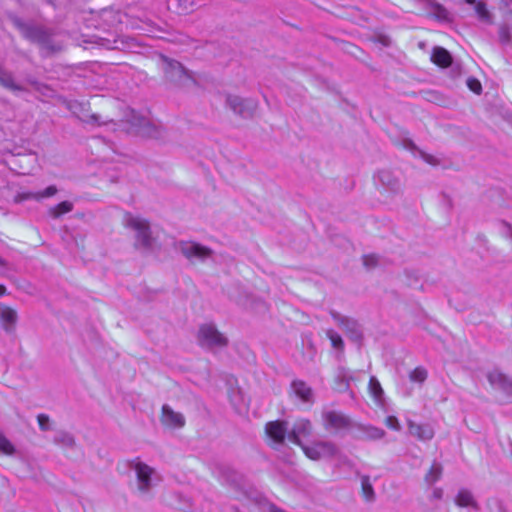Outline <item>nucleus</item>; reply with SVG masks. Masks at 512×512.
<instances>
[{
	"label": "nucleus",
	"instance_id": "nucleus-1",
	"mask_svg": "<svg viewBox=\"0 0 512 512\" xmlns=\"http://www.w3.org/2000/svg\"><path fill=\"white\" fill-rule=\"evenodd\" d=\"M131 468L136 474L138 491L143 495L149 494L159 481V475L156 470L139 459L132 461Z\"/></svg>",
	"mask_w": 512,
	"mask_h": 512
},
{
	"label": "nucleus",
	"instance_id": "nucleus-2",
	"mask_svg": "<svg viewBox=\"0 0 512 512\" xmlns=\"http://www.w3.org/2000/svg\"><path fill=\"white\" fill-rule=\"evenodd\" d=\"M123 223L127 228L132 229L136 233V242L142 247H149L151 244L150 228L148 222L131 213H125Z\"/></svg>",
	"mask_w": 512,
	"mask_h": 512
},
{
	"label": "nucleus",
	"instance_id": "nucleus-3",
	"mask_svg": "<svg viewBox=\"0 0 512 512\" xmlns=\"http://www.w3.org/2000/svg\"><path fill=\"white\" fill-rule=\"evenodd\" d=\"M198 340L202 346L208 348H220L227 344V338L212 323H205L200 326Z\"/></svg>",
	"mask_w": 512,
	"mask_h": 512
},
{
	"label": "nucleus",
	"instance_id": "nucleus-4",
	"mask_svg": "<svg viewBox=\"0 0 512 512\" xmlns=\"http://www.w3.org/2000/svg\"><path fill=\"white\" fill-rule=\"evenodd\" d=\"M304 454L311 460H320L338 455L337 447L328 441H318L301 447Z\"/></svg>",
	"mask_w": 512,
	"mask_h": 512
},
{
	"label": "nucleus",
	"instance_id": "nucleus-5",
	"mask_svg": "<svg viewBox=\"0 0 512 512\" xmlns=\"http://www.w3.org/2000/svg\"><path fill=\"white\" fill-rule=\"evenodd\" d=\"M312 435V424L308 419H298L287 434V439L295 445L304 446L303 439Z\"/></svg>",
	"mask_w": 512,
	"mask_h": 512
},
{
	"label": "nucleus",
	"instance_id": "nucleus-6",
	"mask_svg": "<svg viewBox=\"0 0 512 512\" xmlns=\"http://www.w3.org/2000/svg\"><path fill=\"white\" fill-rule=\"evenodd\" d=\"M323 424L328 431H340L349 427L350 420L343 413L337 411H324Z\"/></svg>",
	"mask_w": 512,
	"mask_h": 512
},
{
	"label": "nucleus",
	"instance_id": "nucleus-7",
	"mask_svg": "<svg viewBox=\"0 0 512 512\" xmlns=\"http://www.w3.org/2000/svg\"><path fill=\"white\" fill-rule=\"evenodd\" d=\"M226 102L231 110L243 117L253 114L256 109V102L252 99H242L237 95H228Z\"/></svg>",
	"mask_w": 512,
	"mask_h": 512
},
{
	"label": "nucleus",
	"instance_id": "nucleus-8",
	"mask_svg": "<svg viewBox=\"0 0 512 512\" xmlns=\"http://www.w3.org/2000/svg\"><path fill=\"white\" fill-rule=\"evenodd\" d=\"M265 431L269 440L276 445L282 444L289 433L286 423L279 420L268 422Z\"/></svg>",
	"mask_w": 512,
	"mask_h": 512
},
{
	"label": "nucleus",
	"instance_id": "nucleus-9",
	"mask_svg": "<svg viewBox=\"0 0 512 512\" xmlns=\"http://www.w3.org/2000/svg\"><path fill=\"white\" fill-rule=\"evenodd\" d=\"M487 379L493 388L498 389L507 395H512V380L499 370L494 369L490 371L487 374Z\"/></svg>",
	"mask_w": 512,
	"mask_h": 512
},
{
	"label": "nucleus",
	"instance_id": "nucleus-10",
	"mask_svg": "<svg viewBox=\"0 0 512 512\" xmlns=\"http://www.w3.org/2000/svg\"><path fill=\"white\" fill-rule=\"evenodd\" d=\"M179 249L188 259H205L210 256L211 251L195 242H181Z\"/></svg>",
	"mask_w": 512,
	"mask_h": 512
},
{
	"label": "nucleus",
	"instance_id": "nucleus-11",
	"mask_svg": "<svg viewBox=\"0 0 512 512\" xmlns=\"http://www.w3.org/2000/svg\"><path fill=\"white\" fill-rule=\"evenodd\" d=\"M408 430L410 435L416 437L420 441H430L435 434L433 425L429 423L419 424L409 421Z\"/></svg>",
	"mask_w": 512,
	"mask_h": 512
},
{
	"label": "nucleus",
	"instance_id": "nucleus-12",
	"mask_svg": "<svg viewBox=\"0 0 512 512\" xmlns=\"http://www.w3.org/2000/svg\"><path fill=\"white\" fill-rule=\"evenodd\" d=\"M161 421L163 425L170 428H181L185 424V418L181 413L171 409L168 405H163Z\"/></svg>",
	"mask_w": 512,
	"mask_h": 512
},
{
	"label": "nucleus",
	"instance_id": "nucleus-13",
	"mask_svg": "<svg viewBox=\"0 0 512 512\" xmlns=\"http://www.w3.org/2000/svg\"><path fill=\"white\" fill-rule=\"evenodd\" d=\"M17 321V313L15 310L7 306L0 307V323L6 331H12Z\"/></svg>",
	"mask_w": 512,
	"mask_h": 512
},
{
	"label": "nucleus",
	"instance_id": "nucleus-14",
	"mask_svg": "<svg viewBox=\"0 0 512 512\" xmlns=\"http://www.w3.org/2000/svg\"><path fill=\"white\" fill-rule=\"evenodd\" d=\"M294 394L303 402L313 401L312 389L303 381L295 380L291 385Z\"/></svg>",
	"mask_w": 512,
	"mask_h": 512
},
{
	"label": "nucleus",
	"instance_id": "nucleus-15",
	"mask_svg": "<svg viewBox=\"0 0 512 512\" xmlns=\"http://www.w3.org/2000/svg\"><path fill=\"white\" fill-rule=\"evenodd\" d=\"M166 67L165 71L166 74L171 79H182L183 77H190L188 74V71L185 70V68L182 66L181 63L174 61V60H164Z\"/></svg>",
	"mask_w": 512,
	"mask_h": 512
},
{
	"label": "nucleus",
	"instance_id": "nucleus-16",
	"mask_svg": "<svg viewBox=\"0 0 512 512\" xmlns=\"http://www.w3.org/2000/svg\"><path fill=\"white\" fill-rule=\"evenodd\" d=\"M431 60L434 64L442 68H446L452 63V57L450 53L442 47L433 48Z\"/></svg>",
	"mask_w": 512,
	"mask_h": 512
},
{
	"label": "nucleus",
	"instance_id": "nucleus-17",
	"mask_svg": "<svg viewBox=\"0 0 512 512\" xmlns=\"http://www.w3.org/2000/svg\"><path fill=\"white\" fill-rule=\"evenodd\" d=\"M377 181L387 191L394 192L399 188V181L388 170L380 171L377 175Z\"/></svg>",
	"mask_w": 512,
	"mask_h": 512
},
{
	"label": "nucleus",
	"instance_id": "nucleus-18",
	"mask_svg": "<svg viewBox=\"0 0 512 512\" xmlns=\"http://www.w3.org/2000/svg\"><path fill=\"white\" fill-rule=\"evenodd\" d=\"M334 319L339 322L341 328H343L353 339H358L361 336L360 329L358 324L346 317H342L339 315H333Z\"/></svg>",
	"mask_w": 512,
	"mask_h": 512
},
{
	"label": "nucleus",
	"instance_id": "nucleus-19",
	"mask_svg": "<svg viewBox=\"0 0 512 512\" xmlns=\"http://www.w3.org/2000/svg\"><path fill=\"white\" fill-rule=\"evenodd\" d=\"M455 503L459 507H472L477 508V503L472 493L467 489H461L455 498Z\"/></svg>",
	"mask_w": 512,
	"mask_h": 512
},
{
	"label": "nucleus",
	"instance_id": "nucleus-20",
	"mask_svg": "<svg viewBox=\"0 0 512 512\" xmlns=\"http://www.w3.org/2000/svg\"><path fill=\"white\" fill-rule=\"evenodd\" d=\"M369 392L370 395L373 397L374 401L378 405L383 404V398H384V391L381 387L380 382L375 376H372L369 381Z\"/></svg>",
	"mask_w": 512,
	"mask_h": 512
},
{
	"label": "nucleus",
	"instance_id": "nucleus-21",
	"mask_svg": "<svg viewBox=\"0 0 512 512\" xmlns=\"http://www.w3.org/2000/svg\"><path fill=\"white\" fill-rule=\"evenodd\" d=\"M23 34L33 40V41H43L45 38V32L38 27L34 26H23L22 27Z\"/></svg>",
	"mask_w": 512,
	"mask_h": 512
},
{
	"label": "nucleus",
	"instance_id": "nucleus-22",
	"mask_svg": "<svg viewBox=\"0 0 512 512\" xmlns=\"http://www.w3.org/2000/svg\"><path fill=\"white\" fill-rule=\"evenodd\" d=\"M442 475V467L440 463L434 462L425 476L426 483L432 485L437 482Z\"/></svg>",
	"mask_w": 512,
	"mask_h": 512
},
{
	"label": "nucleus",
	"instance_id": "nucleus-23",
	"mask_svg": "<svg viewBox=\"0 0 512 512\" xmlns=\"http://www.w3.org/2000/svg\"><path fill=\"white\" fill-rule=\"evenodd\" d=\"M428 372L424 367H416L409 373V379L411 382L422 384L427 379Z\"/></svg>",
	"mask_w": 512,
	"mask_h": 512
},
{
	"label": "nucleus",
	"instance_id": "nucleus-24",
	"mask_svg": "<svg viewBox=\"0 0 512 512\" xmlns=\"http://www.w3.org/2000/svg\"><path fill=\"white\" fill-rule=\"evenodd\" d=\"M363 431L367 438L372 440H378L384 437L385 431L375 426H365Z\"/></svg>",
	"mask_w": 512,
	"mask_h": 512
},
{
	"label": "nucleus",
	"instance_id": "nucleus-25",
	"mask_svg": "<svg viewBox=\"0 0 512 512\" xmlns=\"http://www.w3.org/2000/svg\"><path fill=\"white\" fill-rule=\"evenodd\" d=\"M0 453L5 455H12L14 453L13 444L0 432Z\"/></svg>",
	"mask_w": 512,
	"mask_h": 512
},
{
	"label": "nucleus",
	"instance_id": "nucleus-26",
	"mask_svg": "<svg viewBox=\"0 0 512 512\" xmlns=\"http://www.w3.org/2000/svg\"><path fill=\"white\" fill-rule=\"evenodd\" d=\"M72 210V204L68 201H63L51 210V214L54 217H59Z\"/></svg>",
	"mask_w": 512,
	"mask_h": 512
},
{
	"label": "nucleus",
	"instance_id": "nucleus-27",
	"mask_svg": "<svg viewBox=\"0 0 512 512\" xmlns=\"http://www.w3.org/2000/svg\"><path fill=\"white\" fill-rule=\"evenodd\" d=\"M132 119L130 120L131 125L136 128L137 132H140L148 123V119L144 116L135 115L132 111Z\"/></svg>",
	"mask_w": 512,
	"mask_h": 512
},
{
	"label": "nucleus",
	"instance_id": "nucleus-28",
	"mask_svg": "<svg viewBox=\"0 0 512 512\" xmlns=\"http://www.w3.org/2000/svg\"><path fill=\"white\" fill-rule=\"evenodd\" d=\"M361 484H362V490H363V494H364L365 498L367 500L372 499L373 488H372V485L370 484L369 478L364 476L362 478Z\"/></svg>",
	"mask_w": 512,
	"mask_h": 512
},
{
	"label": "nucleus",
	"instance_id": "nucleus-29",
	"mask_svg": "<svg viewBox=\"0 0 512 512\" xmlns=\"http://www.w3.org/2000/svg\"><path fill=\"white\" fill-rule=\"evenodd\" d=\"M475 11L478 15V17L481 20L488 21L489 20V12L486 9V6L483 2H476L475 3Z\"/></svg>",
	"mask_w": 512,
	"mask_h": 512
},
{
	"label": "nucleus",
	"instance_id": "nucleus-30",
	"mask_svg": "<svg viewBox=\"0 0 512 512\" xmlns=\"http://www.w3.org/2000/svg\"><path fill=\"white\" fill-rule=\"evenodd\" d=\"M327 336L328 338L330 339L331 341V344L334 348H342L343 346V341H342V338L340 335H338L336 332L332 331V330H329L327 332Z\"/></svg>",
	"mask_w": 512,
	"mask_h": 512
},
{
	"label": "nucleus",
	"instance_id": "nucleus-31",
	"mask_svg": "<svg viewBox=\"0 0 512 512\" xmlns=\"http://www.w3.org/2000/svg\"><path fill=\"white\" fill-rule=\"evenodd\" d=\"M379 258L374 254L365 255L363 257V264L367 268H373L377 265Z\"/></svg>",
	"mask_w": 512,
	"mask_h": 512
},
{
	"label": "nucleus",
	"instance_id": "nucleus-32",
	"mask_svg": "<svg viewBox=\"0 0 512 512\" xmlns=\"http://www.w3.org/2000/svg\"><path fill=\"white\" fill-rule=\"evenodd\" d=\"M385 424L388 428L399 431L401 429L400 423L395 416H388L386 418Z\"/></svg>",
	"mask_w": 512,
	"mask_h": 512
},
{
	"label": "nucleus",
	"instance_id": "nucleus-33",
	"mask_svg": "<svg viewBox=\"0 0 512 512\" xmlns=\"http://www.w3.org/2000/svg\"><path fill=\"white\" fill-rule=\"evenodd\" d=\"M56 441L65 445V446H71L74 442L72 436L68 433H62L57 438Z\"/></svg>",
	"mask_w": 512,
	"mask_h": 512
},
{
	"label": "nucleus",
	"instance_id": "nucleus-34",
	"mask_svg": "<svg viewBox=\"0 0 512 512\" xmlns=\"http://www.w3.org/2000/svg\"><path fill=\"white\" fill-rule=\"evenodd\" d=\"M0 82L6 87H13V81L11 76L0 69Z\"/></svg>",
	"mask_w": 512,
	"mask_h": 512
},
{
	"label": "nucleus",
	"instance_id": "nucleus-35",
	"mask_svg": "<svg viewBox=\"0 0 512 512\" xmlns=\"http://www.w3.org/2000/svg\"><path fill=\"white\" fill-rule=\"evenodd\" d=\"M467 85L470 88V90L473 91L474 93L479 94L481 92V83L477 79H468Z\"/></svg>",
	"mask_w": 512,
	"mask_h": 512
},
{
	"label": "nucleus",
	"instance_id": "nucleus-36",
	"mask_svg": "<svg viewBox=\"0 0 512 512\" xmlns=\"http://www.w3.org/2000/svg\"><path fill=\"white\" fill-rule=\"evenodd\" d=\"M337 378L341 380L346 386H348L352 376L345 369H340Z\"/></svg>",
	"mask_w": 512,
	"mask_h": 512
},
{
	"label": "nucleus",
	"instance_id": "nucleus-37",
	"mask_svg": "<svg viewBox=\"0 0 512 512\" xmlns=\"http://www.w3.org/2000/svg\"><path fill=\"white\" fill-rule=\"evenodd\" d=\"M56 191L57 190H56L55 186H49L43 192L37 193L36 194V198L39 199V198H45V197L53 196L56 193Z\"/></svg>",
	"mask_w": 512,
	"mask_h": 512
},
{
	"label": "nucleus",
	"instance_id": "nucleus-38",
	"mask_svg": "<svg viewBox=\"0 0 512 512\" xmlns=\"http://www.w3.org/2000/svg\"><path fill=\"white\" fill-rule=\"evenodd\" d=\"M37 420H38L39 426H40V428L42 430H48L49 429V418H48V416H46L44 414H40V415H38Z\"/></svg>",
	"mask_w": 512,
	"mask_h": 512
},
{
	"label": "nucleus",
	"instance_id": "nucleus-39",
	"mask_svg": "<svg viewBox=\"0 0 512 512\" xmlns=\"http://www.w3.org/2000/svg\"><path fill=\"white\" fill-rule=\"evenodd\" d=\"M421 156H422V158L424 159L425 162H427V163H429L431 165L438 164L437 159L434 156H432V155H429V154L421 152Z\"/></svg>",
	"mask_w": 512,
	"mask_h": 512
},
{
	"label": "nucleus",
	"instance_id": "nucleus-40",
	"mask_svg": "<svg viewBox=\"0 0 512 512\" xmlns=\"http://www.w3.org/2000/svg\"><path fill=\"white\" fill-rule=\"evenodd\" d=\"M502 233L506 237H511L512 238V226L507 224V223H503L502 224Z\"/></svg>",
	"mask_w": 512,
	"mask_h": 512
},
{
	"label": "nucleus",
	"instance_id": "nucleus-41",
	"mask_svg": "<svg viewBox=\"0 0 512 512\" xmlns=\"http://www.w3.org/2000/svg\"><path fill=\"white\" fill-rule=\"evenodd\" d=\"M443 496V490L441 488H434L432 491V499L438 500L441 499Z\"/></svg>",
	"mask_w": 512,
	"mask_h": 512
},
{
	"label": "nucleus",
	"instance_id": "nucleus-42",
	"mask_svg": "<svg viewBox=\"0 0 512 512\" xmlns=\"http://www.w3.org/2000/svg\"><path fill=\"white\" fill-rule=\"evenodd\" d=\"M271 512H283V511L275 506H271Z\"/></svg>",
	"mask_w": 512,
	"mask_h": 512
},
{
	"label": "nucleus",
	"instance_id": "nucleus-43",
	"mask_svg": "<svg viewBox=\"0 0 512 512\" xmlns=\"http://www.w3.org/2000/svg\"><path fill=\"white\" fill-rule=\"evenodd\" d=\"M5 287L0 285V296H2L5 293Z\"/></svg>",
	"mask_w": 512,
	"mask_h": 512
},
{
	"label": "nucleus",
	"instance_id": "nucleus-44",
	"mask_svg": "<svg viewBox=\"0 0 512 512\" xmlns=\"http://www.w3.org/2000/svg\"><path fill=\"white\" fill-rule=\"evenodd\" d=\"M468 4L475 5L476 0H465Z\"/></svg>",
	"mask_w": 512,
	"mask_h": 512
}]
</instances>
